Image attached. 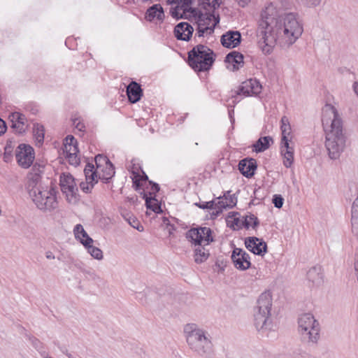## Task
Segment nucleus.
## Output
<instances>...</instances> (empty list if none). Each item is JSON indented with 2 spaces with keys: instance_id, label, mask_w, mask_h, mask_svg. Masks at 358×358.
<instances>
[{
  "instance_id": "obj_37",
  "label": "nucleus",
  "mask_w": 358,
  "mask_h": 358,
  "mask_svg": "<svg viewBox=\"0 0 358 358\" xmlns=\"http://www.w3.org/2000/svg\"><path fill=\"white\" fill-rule=\"evenodd\" d=\"M13 146L11 143H7L4 148L3 161L6 163L11 162L13 159Z\"/></svg>"
},
{
  "instance_id": "obj_9",
  "label": "nucleus",
  "mask_w": 358,
  "mask_h": 358,
  "mask_svg": "<svg viewBox=\"0 0 358 358\" xmlns=\"http://www.w3.org/2000/svg\"><path fill=\"white\" fill-rule=\"evenodd\" d=\"M15 158L19 166L28 169L33 164L34 159V148L29 145L20 144L15 150Z\"/></svg>"
},
{
  "instance_id": "obj_27",
  "label": "nucleus",
  "mask_w": 358,
  "mask_h": 358,
  "mask_svg": "<svg viewBox=\"0 0 358 358\" xmlns=\"http://www.w3.org/2000/svg\"><path fill=\"white\" fill-rule=\"evenodd\" d=\"M280 122V129L282 133L281 141L292 140V129L289 119L286 116H282Z\"/></svg>"
},
{
  "instance_id": "obj_45",
  "label": "nucleus",
  "mask_w": 358,
  "mask_h": 358,
  "mask_svg": "<svg viewBox=\"0 0 358 358\" xmlns=\"http://www.w3.org/2000/svg\"><path fill=\"white\" fill-rule=\"evenodd\" d=\"M217 199H218V201L216 202V203H215V209L217 208L222 211L224 209L228 208L227 201H226L224 200V196L223 197L220 196L217 198Z\"/></svg>"
},
{
  "instance_id": "obj_57",
  "label": "nucleus",
  "mask_w": 358,
  "mask_h": 358,
  "mask_svg": "<svg viewBox=\"0 0 358 358\" xmlns=\"http://www.w3.org/2000/svg\"><path fill=\"white\" fill-rule=\"evenodd\" d=\"M194 205L201 209H208V203L206 201L195 203Z\"/></svg>"
},
{
  "instance_id": "obj_28",
  "label": "nucleus",
  "mask_w": 358,
  "mask_h": 358,
  "mask_svg": "<svg viewBox=\"0 0 358 358\" xmlns=\"http://www.w3.org/2000/svg\"><path fill=\"white\" fill-rule=\"evenodd\" d=\"M220 22V17L215 20V22L212 24V27H200L196 26V33L194 35V40H196L197 38L203 37L205 34L210 35L214 32L215 27Z\"/></svg>"
},
{
  "instance_id": "obj_40",
  "label": "nucleus",
  "mask_w": 358,
  "mask_h": 358,
  "mask_svg": "<svg viewBox=\"0 0 358 358\" xmlns=\"http://www.w3.org/2000/svg\"><path fill=\"white\" fill-rule=\"evenodd\" d=\"M72 122L75 128L79 131L83 132L85 131V124L83 122V120L80 117L72 118Z\"/></svg>"
},
{
  "instance_id": "obj_47",
  "label": "nucleus",
  "mask_w": 358,
  "mask_h": 358,
  "mask_svg": "<svg viewBox=\"0 0 358 358\" xmlns=\"http://www.w3.org/2000/svg\"><path fill=\"white\" fill-rule=\"evenodd\" d=\"M301 3L308 7H315L321 3L322 0H297Z\"/></svg>"
},
{
  "instance_id": "obj_59",
  "label": "nucleus",
  "mask_w": 358,
  "mask_h": 358,
  "mask_svg": "<svg viewBox=\"0 0 358 358\" xmlns=\"http://www.w3.org/2000/svg\"><path fill=\"white\" fill-rule=\"evenodd\" d=\"M206 203H208V206H207L208 209H211V210L215 209L216 202H215L214 201H206Z\"/></svg>"
},
{
  "instance_id": "obj_8",
  "label": "nucleus",
  "mask_w": 358,
  "mask_h": 358,
  "mask_svg": "<svg viewBox=\"0 0 358 358\" xmlns=\"http://www.w3.org/2000/svg\"><path fill=\"white\" fill-rule=\"evenodd\" d=\"M299 331L309 343H317L320 338V326L311 313L301 315L298 320Z\"/></svg>"
},
{
  "instance_id": "obj_61",
  "label": "nucleus",
  "mask_w": 358,
  "mask_h": 358,
  "mask_svg": "<svg viewBox=\"0 0 358 358\" xmlns=\"http://www.w3.org/2000/svg\"><path fill=\"white\" fill-rule=\"evenodd\" d=\"M353 91L358 96V82H355L352 85Z\"/></svg>"
},
{
  "instance_id": "obj_63",
  "label": "nucleus",
  "mask_w": 358,
  "mask_h": 358,
  "mask_svg": "<svg viewBox=\"0 0 358 358\" xmlns=\"http://www.w3.org/2000/svg\"><path fill=\"white\" fill-rule=\"evenodd\" d=\"M233 113H234V110H229V118H230L231 122H234V118L232 115Z\"/></svg>"
},
{
  "instance_id": "obj_41",
  "label": "nucleus",
  "mask_w": 358,
  "mask_h": 358,
  "mask_svg": "<svg viewBox=\"0 0 358 358\" xmlns=\"http://www.w3.org/2000/svg\"><path fill=\"white\" fill-rule=\"evenodd\" d=\"M272 203L275 208H280L284 203V199L280 194H274L273 196Z\"/></svg>"
},
{
  "instance_id": "obj_2",
  "label": "nucleus",
  "mask_w": 358,
  "mask_h": 358,
  "mask_svg": "<svg viewBox=\"0 0 358 358\" xmlns=\"http://www.w3.org/2000/svg\"><path fill=\"white\" fill-rule=\"evenodd\" d=\"M332 119L330 125L325 128V147L331 159H337L344 151L347 141L346 134L343 128V122L337 110L331 105H327Z\"/></svg>"
},
{
  "instance_id": "obj_21",
  "label": "nucleus",
  "mask_w": 358,
  "mask_h": 358,
  "mask_svg": "<svg viewBox=\"0 0 358 358\" xmlns=\"http://www.w3.org/2000/svg\"><path fill=\"white\" fill-rule=\"evenodd\" d=\"M307 280L313 285H320L323 282L324 275L321 266L315 265L309 268L306 273Z\"/></svg>"
},
{
  "instance_id": "obj_35",
  "label": "nucleus",
  "mask_w": 358,
  "mask_h": 358,
  "mask_svg": "<svg viewBox=\"0 0 358 358\" xmlns=\"http://www.w3.org/2000/svg\"><path fill=\"white\" fill-rule=\"evenodd\" d=\"M253 94H258L261 92L262 85L256 79H249L247 80Z\"/></svg>"
},
{
  "instance_id": "obj_15",
  "label": "nucleus",
  "mask_w": 358,
  "mask_h": 358,
  "mask_svg": "<svg viewBox=\"0 0 358 358\" xmlns=\"http://www.w3.org/2000/svg\"><path fill=\"white\" fill-rule=\"evenodd\" d=\"M193 27L188 22L178 23L174 28V36L178 40L189 41L192 36Z\"/></svg>"
},
{
  "instance_id": "obj_49",
  "label": "nucleus",
  "mask_w": 358,
  "mask_h": 358,
  "mask_svg": "<svg viewBox=\"0 0 358 358\" xmlns=\"http://www.w3.org/2000/svg\"><path fill=\"white\" fill-rule=\"evenodd\" d=\"M182 9L179 8L178 6H176L171 9V15L173 17L176 19H180L182 17V14L180 13V10Z\"/></svg>"
},
{
  "instance_id": "obj_52",
  "label": "nucleus",
  "mask_w": 358,
  "mask_h": 358,
  "mask_svg": "<svg viewBox=\"0 0 358 358\" xmlns=\"http://www.w3.org/2000/svg\"><path fill=\"white\" fill-rule=\"evenodd\" d=\"M129 224L134 228L136 229L138 231H143V227L142 225H141L137 220L134 219L132 222L131 221H129Z\"/></svg>"
},
{
  "instance_id": "obj_18",
  "label": "nucleus",
  "mask_w": 358,
  "mask_h": 358,
  "mask_svg": "<svg viewBox=\"0 0 358 358\" xmlns=\"http://www.w3.org/2000/svg\"><path fill=\"white\" fill-rule=\"evenodd\" d=\"M164 17V8L160 3L153 4L149 7L145 15V18L149 22L156 20L157 22H162Z\"/></svg>"
},
{
  "instance_id": "obj_60",
  "label": "nucleus",
  "mask_w": 358,
  "mask_h": 358,
  "mask_svg": "<svg viewBox=\"0 0 358 358\" xmlns=\"http://www.w3.org/2000/svg\"><path fill=\"white\" fill-rule=\"evenodd\" d=\"M45 257L48 259H54L55 258L54 254L51 251H47L45 252Z\"/></svg>"
},
{
  "instance_id": "obj_56",
  "label": "nucleus",
  "mask_w": 358,
  "mask_h": 358,
  "mask_svg": "<svg viewBox=\"0 0 358 358\" xmlns=\"http://www.w3.org/2000/svg\"><path fill=\"white\" fill-rule=\"evenodd\" d=\"M150 183L151 184V191L152 193L156 194L159 191L160 187L157 183L153 182L152 181H150Z\"/></svg>"
},
{
  "instance_id": "obj_6",
  "label": "nucleus",
  "mask_w": 358,
  "mask_h": 358,
  "mask_svg": "<svg viewBox=\"0 0 358 358\" xmlns=\"http://www.w3.org/2000/svg\"><path fill=\"white\" fill-rule=\"evenodd\" d=\"M216 55L208 46L199 44L188 52V64L195 71L204 72L209 71Z\"/></svg>"
},
{
  "instance_id": "obj_7",
  "label": "nucleus",
  "mask_w": 358,
  "mask_h": 358,
  "mask_svg": "<svg viewBox=\"0 0 358 358\" xmlns=\"http://www.w3.org/2000/svg\"><path fill=\"white\" fill-rule=\"evenodd\" d=\"M212 233V230L206 227L192 228L187 231V239L198 245L194 250V261L196 263H203L209 257L208 251L201 246V243L206 242V244L208 245L213 242L214 239Z\"/></svg>"
},
{
  "instance_id": "obj_42",
  "label": "nucleus",
  "mask_w": 358,
  "mask_h": 358,
  "mask_svg": "<svg viewBox=\"0 0 358 358\" xmlns=\"http://www.w3.org/2000/svg\"><path fill=\"white\" fill-rule=\"evenodd\" d=\"M68 146H69V149L71 148V150L73 148V146H77V141L72 135H69L66 137L65 148L66 151H68Z\"/></svg>"
},
{
  "instance_id": "obj_36",
  "label": "nucleus",
  "mask_w": 358,
  "mask_h": 358,
  "mask_svg": "<svg viewBox=\"0 0 358 358\" xmlns=\"http://www.w3.org/2000/svg\"><path fill=\"white\" fill-rule=\"evenodd\" d=\"M87 250L88 253H90L93 258L97 260H101L103 259V252L100 248L92 245Z\"/></svg>"
},
{
  "instance_id": "obj_1",
  "label": "nucleus",
  "mask_w": 358,
  "mask_h": 358,
  "mask_svg": "<svg viewBox=\"0 0 358 358\" xmlns=\"http://www.w3.org/2000/svg\"><path fill=\"white\" fill-rule=\"evenodd\" d=\"M303 27L294 13H282L273 3L263 9L258 20V45L265 55L272 52L277 41L290 46L301 36Z\"/></svg>"
},
{
  "instance_id": "obj_16",
  "label": "nucleus",
  "mask_w": 358,
  "mask_h": 358,
  "mask_svg": "<svg viewBox=\"0 0 358 358\" xmlns=\"http://www.w3.org/2000/svg\"><path fill=\"white\" fill-rule=\"evenodd\" d=\"M221 44L228 48H234L241 42V35L238 31H229L221 36Z\"/></svg>"
},
{
  "instance_id": "obj_38",
  "label": "nucleus",
  "mask_w": 358,
  "mask_h": 358,
  "mask_svg": "<svg viewBox=\"0 0 358 358\" xmlns=\"http://www.w3.org/2000/svg\"><path fill=\"white\" fill-rule=\"evenodd\" d=\"M73 231L75 237L78 240L87 237L88 235L80 224H78L75 226Z\"/></svg>"
},
{
  "instance_id": "obj_31",
  "label": "nucleus",
  "mask_w": 358,
  "mask_h": 358,
  "mask_svg": "<svg viewBox=\"0 0 358 358\" xmlns=\"http://www.w3.org/2000/svg\"><path fill=\"white\" fill-rule=\"evenodd\" d=\"M34 136L37 144L42 145L44 141L45 129L44 127L40 124H34L33 127Z\"/></svg>"
},
{
  "instance_id": "obj_62",
  "label": "nucleus",
  "mask_w": 358,
  "mask_h": 358,
  "mask_svg": "<svg viewBox=\"0 0 358 358\" xmlns=\"http://www.w3.org/2000/svg\"><path fill=\"white\" fill-rule=\"evenodd\" d=\"M141 178V180H148V176L143 171H142V176L140 175V178Z\"/></svg>"
},
{
  "instance_id": "obj_50",
  "label": "nucleus",
  "mask_w": 358,
  "mask_h": 358,
  "mask_svg": "<svg viewBox=\"0 0 358 358\" xmlns=\"http://www.w3.org/2000/svg\"><path fill=\"white\" fill-rule=\"evenodd\" d=\"M235 226L236 227L237 229L243 227L242 225V220H240L238 217H234L232 224L230 225V227L235 230Z\"/></svg>"
},
{
  "instance_id": "obj_48",
  "label": "nucleus",
  "mask_w": 358,
  "mask_h": 358,
  "mask_svg": "<svg viewBox=\"0 0 358 358\" xmlns=\"http://www.w3.org/2000/svg\"><path fill=\"white\" fill-rule=\"evenodd\" d=\"M80 242L85 246L86 249L89 248L90 247L92 246V243L94 242V240L87 235V237H84L83 238L79 239Z\"/></svg>"
},
{
  "instance_id": "obj_64",
  "label": "nucleus",
  "mask_w": 358,
  "mask_h": 358,
  "mask_svg": "<svg viewBox=\"0 0 358 358\" xmlns=\"http://www.w3.org/2000/svg\"><path fill=\"white\" fill-rule=\"evenodd\" d=\"M143 296H144V294H143V293H142V292H139V293L138 294V295L136 296V298H137V299H139L141 300V302L142 303H144V302H143Z\"/></svg>"
},
{
  "instance_id": "obj_14",
  "label": "nucleus",
  "mask_w": 358,
  "mask_h": 358,
  "mask_svg": "<svg viewBox=\"0 0 358 358\" xmlns=\"http://www.w3.org/2000/svg\"><path fill=\"white\" fill-rule=\"evenodd\" d=\"M243 55L234 50L226 55L224 62L229 64L227 66L229 70L235 71L240 69L243 66Z\"/></svg>"
},
{
  "instance_id": "obj_22",
  "label": "nucleus",
  "mask_w": 358,
  "mask_h": 358,
  "mask_svg": "<svg viewBox=\"0 0 358 358\" xmlns=\"http://www.w3.org/2000/svg\"><path fill=\"white\" fill-rule=\"evenodd\" d=\"M96 172L98 173L99 179L103 183H108L115 173L113 164L104 166L102 169L96 170Z\"/></svg>"
},
{
  "instance_id": "obj_44",
  "label": "nucleus",
  "mask_w": 358,
  "mask_h": 358,
  "mask_svg": "<svg viewBox=\"0 0 358 358\" xmlns=\"http://www.w3.org/2000/svg\"><path fill=\"white\" fill-rule=\"evenodd\" d=\"M133 174L134 175L133 178V187L136 190H139L142 187L141 178H140V174L134 171H133Z\"/></svg>"
},
{
  "instance_id": "obj_13",
  "label": "nucleus",
  "mask_w": 358,
  "mask_h": 358,
  "mask_svg": "<svg viewBox=\"0 0 358 358\" xmlns=\"http://www.w3.org/2000/svg\"><path fill=\"white\" fill-rule=\"evenodd\" d=\"M238 167L243 176L251 178L254 176L257 168V161L254 158L246 157L240 160Z\"/></svg>"
},
{
  "instance_id": "obj_43",
  "label": "nucleus",
  "mask_w": 358,
  "mask_h": 358,
  "mask_svg": "<svg viewBox=\"0 0 358 358\" xmlns=\"http://www.w3.org/2000/svg\"><path fill=\"white\" fill-rule=\"evenodd\" d=\"M94 183H91L87 181L81 182L80 183V187L81 190L86 194L91 192L92 188L94 187Z\"/></svg>"
},
{
  "instance_id": "obj_32",
  "label": "nucleus",
  "mask_w": 358,
  "mask_h": 358,
  "mask_svg": "<svg viewBox=\"0 0 358 358\" xmlns=\"http://www.w3.org/2000/svg\"><path fill=\"white\" fill-rule=\"evenodd\" d=\"M32 346L40 353L41 357H46V352L44 350L43 344L36 338L34 336H29Z\"/></svg>"
},
{
  "instance_id": "obj_17",
  "label": "nucleus",
  "mask_w": 358,
  "mask_h": 358,
  "mask_svg": "<svg viewBox=\"0 0 358 358\" xmlns=\"http://www.w3.org/2000/svg\"><path fill=\"white\" fill-rule=\"evenodd\" d=\"M292 140H285L280 142V152L283 156V164L286 168L292 166L294 162V152L293 146L289 145Z\"/></svg>"
},
{
  "instance_id": "obj_11",
  "label": "nucleus",
  "mask_w": 358,
  "mask_h": 358,
  "mask_svg": "<svg viewBox=\"0 0 358 358\" xmlns=\"http://www.w3.org/2000/svg\"><path fill=\"white\" fill-rule=\"evenodd\" d=\"M231 258L236 268L240 271H245L251 266L249 254L241 248H234Z\"/></svg>"
},
{
  "instance_id": "obj_39",
  "label": "nucleus",
  "mask_w": 358,
  "mask_h": 358,
  "mask_svg": "<svg viewBox=\"0 0 358 358\" xmlns=\"http://www.w3.org/2000/svg\"><path fill=\"white\" fill-rule=\"evenodd\" d=\"M224 200L227 201V206L229 208H232L236 205L237 198L234 194H229V192H227V195L224 194Z\"/></svg>"
},
{
  "instance_id": "obj_12",
  "label": "nucleus",
  "mask_w": 358,
  "mask_h": 358,
  "mask_svg": "<svg viewBox=\"0 0 358 358\" xmlns=\"http://www.w3.org/2000/svg\"><path fill=\"white\" fill-rule=\"evenodd\" d=\"M245 245L248 250L259 256H264L267 252L266 242L255 236L246 238Z\"/></svg>"
},
{
  "instance_id": "obj_34",
  "label": "nucleus",
  "mask_w": 358,
  "mask_h": 358,
  "mask_svg": "<svg viewBox=\"0 0 358 358\" xmlns=\"http://www.w3.org/2000/svg\"><path fill=\"white\" fill-rule=\"evenodd\" d=\"M78 152V149L77 146H73V148L71 150V148L66 151V156L69 159V161L71 164H78L79 159L77 157V152Z\"/></svg>"
},
{
  "instance_id": "obj_19",
  "label": "nucleus",
  "mask_w": 358,
  "mask_h": 358,
  "mask_svg": "<svg viewBox=\"0 0 358 358\" xmlns=\"http://www.w3.org/2000/svg\"><path fill=\"white\" fill-rule=\"evenodd\" d=\"M9 120L11 122V127L15 129L18 134H22L27 129V119L24 115L20 112L12 113L9 115Z\"/></svg>"
},
{
  "instance_id": "obj_58",
  "label": "nucleus",
  "mask_w": 358,
  "mask_h": 358,
  "mask_svg": "<svg viewBox=\"0 0 358 358\" xmlns=\"http://www.w3.org/2000/svg\"><path fill=\"white\" fill-rule=\"evenodd\" d=\"M215 210H213L211 213V217L212 218H216L217 216L220 215V213H222V211L221 210H219V209H214Z\"/></svg>"
},
{
  "instance_id": "obj_54",
  "label": "nucleus",
  "mask_w": 358,
  "mask_h": 358,
  "mask_svg": "<svg viewBox=\"0 0 358 358\" xmlns=\"http://www.w3.org/2000/svg\"><path fill=\"white\" fill-rule=\"evenodd\" d=\"M208 4L213 8L214 10L219 8L221 3V0H208Z\"/></svg>"
},
{
  "instance_id": "obj_24",
  "label": "nucleus",
  "mask_w": 358,
  "mask_h": 358,
  "mask_svg": "<svg viewBox=\"0 0 358 358\" xmlns=\"http://www.w3.org/2000/svg\"><path fill=\"white\" fill-rule=\"evenodd\" d=\"M273 142L272 137L269 136L260 137L252 145L253 151L257 153L264 152L270 147L271 143H273Z\"/></svg>"
},
{
  "instance_id": "obj_20",
  "label": "nucleus",
  "mask_w": 358,
  "mask_h": 358,
  "mask_svg": "<svg viewBox=\"0 0 358 358\" xmlns=\"http://www.w3.org/2000/svg\"><path fill=\"white\" fill-rule=\"evenodd\" d=\"M143 92L141 85L136 81H131L127 87L128 100L131 103H136L143 96Z\"/></svg>"
},
{
  "instance_id": "obj_26",
  "label": "nucleus",
  "mask_w": 358,
  "mask_h": 358,
  "mask_svg": "<svg viewBox=\"0 0 358 358\" xmlns=\"http://www.w3.org/2000/svg\"><path fill=\"white\" fill-rule=\"evenodd\" d=\"M241 94L246 96L254 95L249 85L247 83V80L242 83V85L238 87V90L232 92L231 99H233V106H234V105L238 101V100H237V96Z\"/></svg>"
},
{
  "instance_id": "obj_29",
  "label": "nucleus",
  "mask_w": 358,
  "mask_h": 358,
  "mask_svg": "<svg viewBox=\"0 0 358 358\" xmlns=\"http://www.w3.org/2000/svg\"><path fill=\"white\" fill-rule=\"evenodd\" d=\"M242 225L246 229L250 227L256 229L259 225V221L257 216L250 213L242 217Z\"/></svg>"
},
{
  "instance_id": "obj_33",
  "label": "nucleus",
  "mask_w": 358,
  "mask_h": 358,
  "mask_svg": "<svg viewBox=\"0 0 358 358\" xmlns=\"http://www.w3.org/2000/svg\"><path fill=\"white\" fill-rule=\"evenodd\" d=\"M95 164H96V169L99 170L102 169L104 166L112 164V162L109 160V159L103 155L99 154L94 158Z\"/></svg>"
},
{
  "instance_id": "obj_4",
  "label": "nucleus",
  "mask_w": 358,
  "mask_h": 358,
  "mask_svg": "<svg viewBox=\"0 0 358 358\" xmlns=\"http://www.w3.org/2000/svg\"><path fill=\"white\" fill-rule=\"evenodd\" d=\"M29 196L36 207L42 210H51L56 208L57 201L55 187L38 185L36 179H32L27 186Z\"/></svg>"
},
{
  "instance_id": "obj_46",
  "label": "nucleus",
  "mask_w": 358,
  "mask_h": 358,
  "mask_svg": "<svg viewBox=\"0 0 358 358\" xmlns=\"http://www.w3.org/2000/svg\"><path fill=\"white\" fill-rule=\"evenodd\" d=\"M99 176L98 173L96 172V169H95L94 171L92 173H90V175H87L85 176V181L91 182V183H96L98 182Z\"/></svg>"
},
{
  "instance_id": "obj_10",
  "label": "nucleus",
  "mask_w": 358,
  "mask_h": 358,
  "mask_svg": "<svg viewBox=\"0 0 358 358\" xmlns=\"http://www.w3.org/2000/svg\"><path fill=\"white\" fill-rule=\"evenodd\" d=\"M61 190L66 196L69 202H75L77 200L78 188L74 178L69 173H63L60 176Z\"/></svg>"
},
{
  "instance_id": "obj_25",
  "label": "nucleus",
  "mask_w": 358,
  "mask_h": 358,
  "mask_svg": "<svg viewBox=\"0 0 358 358\" xmlns=\"http://www.w3.org/2000/svg\"><path fill=\"white\" fill-rule=\"evenodd\" d=\"M44 166L39 164H34L32 166L31 171L27 176V185H29L32 179H36L38 185L42 183L41 174L43 172Z\"/></svg>"
},
{
  "instance_id": "obj_53",
  "label": "nucleus",
  "mask_w": 358,
  "mask_h": 358,
  "mask_svg": "<svg viewBox=\"0 0 358 358\" xmlns=\"http://www.w3.org/2000/svg\"><path fill=\"white\" fill-rule=\"evenodd\" d=\"M81 271L83 273L88 275L93 280L99 279V277L94 271L90 270L87 271L85 269H82Z\"/></svg>"
},
{
  "instance_id": "obj_3",
  "label": "nucleus",
  "mask_w": 358,
  "mask_h": 358,
  "mask_svg": "<svg viewBox=\"0 0 358 358\" xmlns=\"http://www.w3.org/2000/svg\"><path fill=\"white\" fill-rule=\"evenodd\" d=\"M185 333L187 345L194 352L205 358H211L213 346L211 337L206 331L198 328L195 324H189L185 327Z\"/></svg>"
},
{
  "instance_id": "obj_51",
  "label": "nucleus",
  "mask_w": 358,
  "mask_h": 358,
  "mask_svg": "<svg viewBox=\"0 0 358 358\" xmlns=\"http://www.w3.org/2000/svg\"><path fill=\"white\" fill-rule=\"evenodd\" d=\"M95 169H96L94 168V166L93 164L87 163L84 169L85 176H86L87 175H90V173H92L93 171H94Z\"/></svg>"
},
{
  "instance_id": "obj_23",
  "label": "nucleus",
  "mask_w": 358,
  "mask_h": 358,
  "mask_svg": "<svg viewBox=\"0 0 358 358\" xmlns=\"http://www.w3.org/2000/svg\"><path fill=\"white\" fill-rule=\"evenodd\" d=\"M219 15L215 16L213 13H200L196 19V25L200 27H212L210 24L215 22Z\"/></svg>"
},
{
  "instance_id": "obj_55",
  "label": "nucleus",
  "mask_w": 358,
  "mask_h": 358,
  "mask_svg": "<svg viewBox=\"0 0 358 358\" xmlns=\"http://www.w3.org/2000/svg\"><path fill=\"white\" fill-rule=\"evenodd\" d=\"M7 127L6 122L0 118V136L3 134L6 131Z\"/></svg>"
},
{
  "instance_id": "obj_5",
  "label": "nucleus",
  "mask_w": 358,
  "mask_h": 358,
  "mask_svg": "<svg viewBox=\"0 0 358 358\" xmlns=\"http://www.w3.org/2000/svg\"><path fill=\"white\" fill-rule=\"evenodd\" d=\"M272 307V297L269 292L262 293L257 301L254 308V325L257 331H266L271 329L270 319Z\"/></svg>"
},
{
  "instance_id": "obj_30",
  "label": "nucleus",
  "mask_w": 358,
  "mask_h": 358,
  "mask_svg": "<svg viewBox=\"0 0 358 358\" xmlns=\"http://www.w3.org/2000/svg\"><path fill=\"white\" fill-rule=\"evenodd\" d=\"M145 201V206L148 209L152 210L155 213L159 214L162 213L161 204L159 203L158 201L155 197H148L145 194L143 196Z\"/></svg>"
}]
</instances>
